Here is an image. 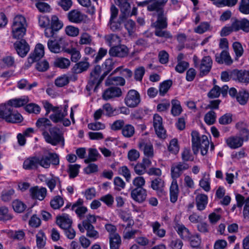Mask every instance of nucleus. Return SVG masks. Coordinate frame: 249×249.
Listing matches in <instances>:
<instances>
[{
    "label": "nucleus",
    "instance_id": "nucleus-1",
    "mask_svg": "<svg viewBox=\"0 0 249 249\" xmlns=\"http://www.w3.org/2000/svg\"><path fill=\"white\" fill-rule=\"evenodd\" d=\"M191 136L192 149L194 154H197L200 149L201 155H206L210 144L208 137L206 135L200 137L198 132L196 131H192Z\"/></svg>",
    "mask_w": 249,
    "mask_h": 249
},
{
    "label": "nucleus",
    "instance_id": "nucleus-2",
    "mask_svg": "<svg viewBox=\"0 0 249 249\" xmlns=\"http://www.w3.org/2000/svg\"><path fill=\"white\" fill-rule=\"evenodd\" d=\"M49 132L44 131L42 132L45 141L53 146L61 144L63 147L65 144V140L60 129L56 127H51L49 129Z\"/></svg>",
    "mask_w": 249,
    "mask_h": 249
},
{
    "label": "nucleus",
    "instance_id": "nucleus-3",
    "mask_svg": "<svg viewBox=\"0 0 249 249\" xmlns=\"http://www.w3.org/2000/svg\"><path fill=\"white\" fill-rule=\"evenodd\" d=\"M27 23L25 18L21 15L16 16L12 24V36L13 38L19 39L25 35Z\"/></svg>",
    "mask_w": 249,
    "mask_h": 249
},
{
    "label": "nucleus",
    "instance_id": "nucleus-4",
    "mask_svg": "<svg viewBox=\"0 0 249 249\" xmlns=\"http://www.w3.org/2000/svg\"><path fill=\"white\" fill-rule=\"evenodd\" d=\"M101 71V66L96 65L91 71L89 82L86 87L88 90L93 89L94 92L96 91L98 86L106 77L104 73L100 75Z\"/></svg>",
    "mask_w": 249,
    "mask_h": 249
},
{
    "label": "nucleus",
    "instance_id": "nucleus-5",
    "mask_svg": "<svg viewBox=\"0 0 249 249\" xmlns=\"http://www.w3.org/2000/svg\"><path fill=\"white\" fill-rule=\"evenodd\" d=\"M38 165L45 169H48L52 164L57 166L59 164V155L56 153L49 152L47 155L37 157Z\"/></svg>",
    "mask_w": 249,
    "mask_h": 249
},
{
    "label": "nucleus",
    "instance_id": "nucleus-6",
    "mask_svg": "<svg viewBox=\"0 0 249 249\" xmlns=\"http://www.w3.org/2000/svg\"><path fill=\"white\" fill-rule=\"evenodd\" d=\"M140 94L134 89H131L127 92L125 98L124 103L129 107H136L140 103Z\"/></svg>",
    "mask_w": 249,
    "mask_h": 249
},
{
    "label": "nucleus",
    "instance_id": "nucleus-7",
    "mask_svg": "<svg viewBox=\"0 0 249 249\" xmlns=\"http://www.w3.org/2000/svg\"><path fill=\"white\" fill-rule=\"evenodd\" d=\"M66 45V41L62 37L54 40L49 39L47 43L48 49L53 53H59L63 51Z\"/></svg>",
    "mask_w": 249,
    "mask_h": 249
},
{
    "label": "nucleus",
    "instance_id": "nucleus-8",
    "mask_svg": "<svg viewBox=\"0 0 249 249\" xmlns=\"http://www.w3.org/2000/svg\"><path fill=\"white\" fill-rule=\"evenodd\" d=\"M189 168L188 163L183 162H178L174 163L171 168V175L173 180H177L182 174L183 172Z\"/></svg>",
    "mask_w": 249,
    "mask_h": 249
},
{
    "label": "nucleus",
    "instance_id": "nucleus-9",
    "mask_svg": "<svg viewBox=\"0 0 249 249\" xmlns=\"http://www.w3.org/2000/svg\"><path fill=\"white\" fill-rule=\"evenodd\" d=\"M153 126L157 136L161 139L166 137V130L162 124V119L158 114H155L153 117Z\"/></svg>",
    "mask_w": 249,
    "mask_h": 249
},
{
    "label": "nucleus",
    "instance_id": "nucleus-10",
    "mask_svg": "<svg viewBox=\"0 0 249 249\" xmlns=\"http://www.w3.org/2000/svg\"><path fill=\"white\" fill-rule=\"evenodd\" d=\"M129 53L128 48L124 45L112 46L109 50L108 53L111 56L124 58L126 57Z\"/></svg>",
    "mask_w": 249,
    "mask_h": 249
},
{
    "label": "nucleus",
    "instance_id": "nucleus-11",
    "mask_svg": "<svg viewBox=\"0 0 249 249\" xmlns=\"http://www.w3.org/2000/svg\"><path fill=\"white\" fill-rule=\"evenodd\" d=\"M138 147L140 150L142 151L145 157L153 158L154 157V150L152 143L142 140L139 142Z\"/></svg>",
    "mask_w": 249,
    "mask_h": 249
},
{
    "label": "nucleus",
    "instance_id": "nucleus-12",
    "mask_svg": "<svg viewBox=\"0 0 249 249\" xmlns=\"http://www.w3.org/2000/svg\"><path fill=\"white\" fill-rule=\"evenodd\" d=\"M69 20L74 23H80L85 22L87 16L83 14L80 11L77 9L72 10L68 13Z\"/></svg>",
    "mask_w": 249,
    "mask_h": 249
},
{
    "label": "nucleus",
    "instance_id": "nucleus-13",
    "mask_svg": "<svg viewBox=\"0 0 249 249\" xmlns=\"http://www.w3.org/2000/svg\"><path fill=\"white\" fill-rule=\"evenodd\" d=\"M44 55V47L40 43L37 44L34 52L28 58V63L32 64L36 61H39Z\"/></svg>",
    "mask_w": 249,
    "mask_h": 249
},
{
    "label": "nucleus",
    "instance_id": "nucleus-14",
    "mask_svg": "<svg viewBox=\"0 0 249 249\" xmlns=\"http://www.w3.org/2000/svg\"><path fill=\"white\" fill-rule=\"evenodd\" d=\"M168 0H149L147 10L156 12L158 14L163 13V7Z\"/></svg>",
    "mask_w": 249,
    "mask_h": 249
},
{
    "label": "nucleus",
    "instance_id": "nucleus-15",
    "mask_svg": "<svg viewBox=\"0 0 249 249\" xmlns=\"http://www.w3.org/2000/svg\"><path fill=\"white\" fill-rule=\"evenodd\" d=\"M122 94L121 89L118 87H111L106 89L103 92L102 98L105 100H109L119 97Z\"/></svg>",
    "mask_w": 249,
    "mask_h": 249
},
{
    "label": "nucleus",
    "instance_id": "nucleus-16",
    "mask_svg": "<svg viewBox=\"0 0 249 249\" xmlns=\"http://www.w3.org/2000/svg\"><path fill=\"white\" fill-rule=\"evenodd\" d=\"M14 46L18 54L21 57L25 56L30 50V47L24 39L17 41Z\"/></svg>",
    "mask_w": 249,
    "mask_h": 249
},
{
    "label": "nucleus",
    "instance_id": "nucleus-17",
    "mask_svg": "<svg viewBox=\"0 0 249 249\" xmlns=\"http://www.w3.org/2000/svg\"><path fill=\"white\" fill-rule=\"evenodd\" d=\"M213 64V60L210 56L203 57L199 65L200 74L204 76L210 71Z\"/></svg>",
    "mask_w": 249,
    "mask_h": 249
},
{
    "label": "nucleus",
    "instance_id": "nucleus-18",
    "mask_svg": "<svg viewBox=\"0 0 249 249\" xmlns=\"http://www.w3.org/2000/svg\"><path fill=\"white\" fill-rule=\"evenodd\" d=\"M150 183V187L157 191L159 195L162 196L165 195L164 191L165 182L160 177L155 178L151 180Z\"/></svg>",
    "mask_w": 249,
    "mask_h": 249
},
{
    "label": "nucleus",
    "instance_id": "nucleus-19",
    "mask_svg": "<svg viewBox=\"0 0 249 249\" xmlns=\"http://www.w3.org/2000/svg\"><path fill=\"white\" fill-rule=\"evenodd\" d=\"M239 130V137L243 142L248 141L249 139V124L245 122H239L236 124Z\"/></svg>",
    "mask_w": 249,
    "mask_h": 249
},
{
    "label": "nucleus",
    "instance_id": "nucleus-20",
    "mask_svg": "<svg viewBox=\"0 0 249 249\" xmlns=\"http://www.w3.org/2000/svg\"><path fill=\"white\" fill-rule=\"evenodd\" d=\"M132 198L136 202L142 203L143 202L147 196L146 190L144 188H135L131 191Z\"/></svg>",
    "mask_w": 249,
    "mask_h": 249
},
{
    "label": "nucleus",
    "instance_id": "nucleus-21",
    "mask_svg": "<svg viewBox=\"0 0 249 249\" xmlns=\"http://www.w3.org/2000/svg\"><path fill=\"white\" fill-rule=\"evenodd\" d=\"M231 76L233 79L238 80L239 82L249 83V71L245 70H234L231 72Z\"/></svg>",
    "mask_w": 249,
    "mask_h": 249
},
{
    "label": "nucleus",
    "instance_id": "nucleus-22",
    "mask_svg": "<svg viewBox=\"0 0 249 249\" xmlns=\"http://www.w3.org/2000/svg\"><path fill=\"white\" fill-rule=\"evenodd\" d=\"M119 4L121 14L120 16V19L123 21L124 19L129 17L130 12V5L127 0H117Z\"/></svg>",
    "mask_w": 249,
    "mask_h": 249
},
{
    "label": "nucleus",
    "instance_id": "nucleus-23",
    "mask_svg": "<svg viewBox=\"0 0 249 249\" xmlns=\"http://www.w3.org/2000/svg\"><path fill=\"white\" fill-rule=\"evenodd\" d=\"M30 193L33 199L42 200L46 196L47 189L44 187L39 188L38 187L36 186L30 188Z\"/></svg>",
    "mask_w": 249,
    "mask_h": 249
},
{
    "label": "nucleus",
    "instance_id": "nucleus-24",
    "mask_svg": "<svg viewBox=\"0 0 249 249\" xmlns=\"http://www.w3.org/2000/svg\"><path fill=\"white\" fill-rule=\"evenodd\" d=\"M233 22L236 32L241 30L246 33L249 32V20L247 18H244L240 20L235 19Z\"/></svg>",
    "mask_w": 249,
    "mask_h": 249
},
{
    "label": "nucleus",
    "instance_id": "nucleus-25",
    "mask_svg": "<svg viewBox=\"0 0 249 249\" xmlns=\"http://www.w3.org/2000/svg\"><path fill=\"white\" fill-rule=\"evenodd\" d=\"M215 56V61L219 64L225 63L226 65H230L232 63L231 57L226 50H223L220 54L216 53Z\"/></svg>",
    "mask_w": 249,
    "mask_h": 249
},
{
    "label": "nucleus",
    "instance_id": "nucleus-26",
    "mask_svg": "<svg viewBox=\"0 0 249 249\" xmlns=\"http://www.w3.org/2000/svg\"><path fill=\"white\" fill-rule=\"evenodd\" d=\"M37 156L30 157L23 162V168L25 170H36L38 168Z\"/></svg>",
    "mask_w": 249,
    "mask_h": 249
},
{
    "label": "nucleus",
    "instance_id": "nucleus-27",
    "mask_svg": "<svg viewBox=\"0 0 249 249\" xmlns=\"http://www.w3.org/2000/svg\"><path fill=\"white\" fill-rule=\"evenodd\" d=\"M208 196L203 194H199L196 197V203L197 209L201 211L204 210L208 204Z\"/></svg>",
    "mask_w": 249,
    "mask_h": 249
},
{
    "label": "nucleus",
    "instance_id": "nucleus-28",
    "mask_svg": "<svg viewBox=\"0 0 249 249\" xmlns=\"http://www.w3.org/2000/svg\"><path fill=\"white\" fill-rule=\"evenodd\" d=\"M56 223L61 229L65 230L71 227L72 220L68 214H64L57 217Z\"/></svg>",
    "mask_w": 249,
    "mask_h": 249
},
{
    "label": "nucleus",
    "instance_id": "nucleus-29",
    "mask_svg": "<svg viewBox=\"0 0 249 249\" xmlns=\"http://www.w3.org/2000/svg\"><path fill=\"white\" fill-rule=\"evenodd\" d=\"M175 229L180 237L184 240H186L191 234L189 230L182 224H176Z\"/></svg>",
    "mask_w": 249,
    "mask_h": 249
},
{
    "label": "nucleus",
    "instance_id": "nucleus-30",
    "mask_svg": "<svg viewBox=\"0 0 249 249\" xmlns=\"http://www.w3.org/2000/svg\"><path fill=\"white\" fill-rule=\"evenodd\" d=\"M150 226L152 228L153 233L160 238L165 236L166 230L161 228V224L158 221H154L150 223Z\"/></svg>",
    "mask_w": 249,
    "mask_h": 249
},
{
    "label": "nucleus",
    "instance_id": "nucleus-31",
    "mask_svg": "<svg viewBox=\"0 0 249 249\" xmlns=\"http://www.w3.org/2000/svg\"><path fill=\"white\" fill-rule=\"evenodd\" d=\"M6 118V122L10 123H18L23 120V117L18 111L12 108Z\"/></svg>",
    "mask_w": 249,
    "mask_h": 249
},
{
    "label": "nucleus",
    "instance_id": "nucleus-32",
    "mask_svg": "<svg viewBox=\"0 0 249 249\" xmlns=\"http://www.w3.org/2000/svg\"><path fill=\"white\" fill-rule=\"evenodd\" d=\"M29 101L28 96H23L18 98H15L8 101V104L14 107H19L26 105Z\"/></svg>",
    "mask_w": 249,
    "mask_h": 249
},
{
    "label": "nucleus",
    "instance_id": "nucleus-33",
    "mask_svg": "<svg viewBox=\"0 0 249 249\" xmlns=\"http://www.w3.org/2000/svg\"><path fill=\"white\" fill-rule=\"evenodd\" d=\"M227 144L231 148L235 149L241 147L243 141L237 136H232L226 139Z\"/></svg>",
    "mask_w": 249,
    "mask_h": 249
},
{
    "label": "nucleus",
    "instance_id": "nucleus-34",
    "mask_svg": "<svg viewBox=\"0 0 249 249\" xmlns=\"http://www.w3.org/2000/svg\"><path fill=\"white\" fill-rule=\"evenodd\" d=\"M83 226L87 231V236L92 238L97 239L99 237V233L94 229V226L88 223L87 221H83Z\"/></svg>",
    "mask_w": 249,
    "mask_h": 249
},
{
    "label": "nucleus",
    "instance_id": "nucleus-35",
    "mask_svg": "<svg viewBox=\"0 0 249 249\" xmlns=\"http://www.w3.org/2000/svg\"><path fill=\"white\" fill-rule=\"evenodd\" d=\"M178 186L177 180H173L170 188V201L175 203L178 198Z\"/></svg>",
    "mask_w": 249,
    "mask_h": 249
},
{
    "label": "nucleus",
    "instance_id": "nucleus-36",
    "mask_svg": "<svg viewBox=\"0 0 249 249\" xmlns=\"http://www.w3.org/2000/svg\"><path fill=\"white\" fill-rule=\"evenodd\" d=\"M89 64L87 61H81L74 65L72 71L74 73H80L86 71L89 68Z\"/></svg>",
    "mask_w": 249,
    "mask_h": 249
},
{
    "label": "nucleus",
    "instance_id": "nucleus-37",
    "mask_svg": "<svg viewBox=\"0 0 249 249\" xmlns=\"http://www.w3.org/2000/svg\"><path fill=\"white\" fill-rule=\"evenodd\" d=\"M67 115V107H65L63 111L62 110H58V112L50 115V118L53 123H57L61 122Z\"/></svg>",
    "mask_w": 249,
    "mask_h": 249
},
{
    "label": "nucleus",
    "instance_id": "nucleus-38",
    "mask_svg": "<svg viewBox=\"0 0 249 249\" xmlns=\"http://www.w3.org/2000/svg\"><path fill=\"white\" fill-rule=\"evenodd\" d=\"M171 114L174 116H179L182 111L180 102L177 99H173L171 101Z\"/></svg>",
    "mask_w": 249,
    "mask_h": 249
},
{
    "label": "nucleus",
    "instance_id": "nucleus-39",
    "mask_svg": "<svg viewBox=\"0 0 249 249\" xmlns=\"http://www.w3.org/2000/svg\"><path fill=\"white\" fill-rule=\"evenodd\" d=\"M110 249H120L122 240L119 234L112 235L109 237Z\"/></svg>",
    "mask_w": 249,
    "mask_h": 249
},
{
    "label": "nucleus",
    "instance_id": "nucleus-40",
    "mask_svg": "<svg viewBox=\"0 0 249 249\" xmlns=\"http://www.w3.org/2000/svg\"><path fill=\"white\" fill-rule=\"evenodd\" d=\"M12 108L8 101L4 104L0 105V118L4 119L6 122V118L10 114Z\"/></svg>",
    "mask_w": 249,
    "mask_h": 249
},
{
    "label": "nucleus",
    "instance_id": "nucleus-41",
    "mask_svg": "<svg viewBox=\"0 0 249 249\" xmlns=\"http://www.w3.org/2000/svg\"><path fill=\"white\" fill-rule=\"evenodd\" d=\"M115 61L112 58H108L105 60L102 64L104 75L106 76L113 69Z\"/></svg>",
    "mask_w": 249,
    "mask_h": 249
},
{
    "label": "nucleus",
    "instance_id": "nucleus-42",
    "mask_svg": "<svg viewBox=\"0 0 249 249\" xmlns=\"http://www.w3.org/2000/svg\"><path fill=\"white\" fill-rule=\"evenodd\" d=\"M105 40L110 46H115L121 43V39L119 36L115 34H110L105 36Z\"/></svg>",
    "mask_w": 249,
    "mask_h": 249
},
{
    "label": "nucleus",
    "instance_id": "nucleus-43",
    "mask_svg": "<svg viewBox=\"0 0 249 249\" xmlns=\"http://www.w3.org/2000/svg\"><path fill=\"white\" fill-rule=\"evenodd\" d=\"M36 125L39 129L42 131L43 132L44 131H46L45 129L48 127L51 126L52 124L50 120L46 118H40L37 120Z\"/></svg>",
    "mask_w": 249,
    "mask_h": 249
},
{
    "label": "nucleus",
    "instance_id": "nucleus-44",
    "mask_svg": "<svg viewBox=\"0 0 249 249\" xmlns=\"http://www.w3.org/2000/svg\"><path fill=\"white\" fill-rule=\"evenodd\" d=\"M102 107L103 111L107 116L112 117L118 115V111L117 108H113L109 103L103 105Z\"/></svg>",
    "mask_w": 249,
    "mask_h": 249
},
{
    "label": "nucleus",
    "instance_id": "nucleus-45",
    "mask_svg": "<svg viewBox=\"0 0 249 249\" xmlns=\"http://www.w3.org/2000/svg\"><path fill=\"white\" fill-rule=\"evenodd\" d=\"M106 84L107 86L110 85L124 86L125 84V80L119 76L108 78L106 81Z\"/></svg>",
    "mask_w": 249,
    "mask_h": 249
},
{
    "label": "nucleus",
    "instance_id": "nucleus-46",
    "mask_svg": "<svg viewBox=\"0 0 249 249\" xmlns=\"http://www.w3.org/2000/svg\"><path fill=\"white\" fill-rule=\"evenodd\" d=\"M100 156L97 149L89 148V149L88 158L84 160L86 163H89L92 161H95Z\"/></svg>",
    "mask_w": 249,
    "mask_h": 249
},
{
    "label": "nucleus",
    "instance_id": "nucleus-47",
    "mask_svg": "<svg viewBox=\"0 0 249 249\" xmlns=\"http://www.w3.org/2000/svg\"><path fill=\"white\" fill-rule=\"evenodd\" d=\"M167 26V18L163 13L158 14V19L156 22V28H166Z\"/></svg>",
    "mask_w": 249,
    "mask_h": 249
},
{
    "label": "nucleus",
    "instance_id": "nucleus-48",
    "mask_svg": "<svg viewBox=\"0 0 249 249\" xmlns=\"http://www.w3.org/2000/svg\"><path fill=\"white\" fill-rule=\"evenodd\" d=\"M54 66L61 69L68 68L70 65V61L64 57H59L55 59Z\"/></svg>",
    "mask_w": 249,
    "mask_h": 249
},
{
    "label": "nucleus",
    "instance_id": "nucleus-49",
    "mask_svg": "<svg viewBox=\"0 0 249 249\" xmlns=\"http://www.w3.org/2000/svg\"><path fill=\"white\" fill-rule=\"evenodd\" d=\"M188 241L192 248H197L201 243V238L198 234L194 235L191 234L189 238L186 240Z\"/></svg>",
    "mask_w": 249,
    "mask_h": 249
},
{
    "label": "nucleus",
    "instance_id": "nucleus-50",
    "mask_svg": "<svg viewBox=\"0 0 249 249\" xmlns=\"http://www.w3.org/2000/svg\"><path fill=\"white\" fill-rule=\"evenodd\" d=\"M249 94L248 91L242 90L239 91L236 96L237 101L242 105H245L249 99Z\"/></svg>",
    "mask_w": 249,
    "mask_h": 249
},
{
    "label": "nucleus",
    "instance_id": "nucleus-51",
    "mask_svg": "<svg viewBox=\"0 0 249 249\" xmlns=\"http://www.w3.org/2000/svg\"><path fill=\"white\" fill-rule=\"evenodd\" d=\"M172 85L171 80H166L161 83L159 87V94L160 96H164L169 89Z\"/></svg>",
    "mask_w": 249,
    "mask_h": 249
},
{
    "label": "nucleus",
    "instance_id": "nucleus-52",
    "mask_svg": "<svg viewBox=\"0 0 249 249\" xmlns=\"http://www.w3.org/2000/svg\"><path fill=\"white\" fill-rule=\"evenodd\" d=\"M12 207L16 213H21L26 209V205L22 201L16 199L13 201Z\"/></svg>",
    "mask_w": 249,
    "mask_h": 249
},
{
    "label": "nucleus",
    "instance_id": "nucleus-53",
    "mask_svg": "<svg viewBox=\"0 0 249 249\" xmlns=\"http://www.w3.org/2000/svg\"><path fill=\"white\" fill-rule=\"evenodd\" d=\"M15 194V191L13 189L4 190L1 193V199L4 202H9L12 199Z\"/></svg>",
    "mask_w": 249,
    "mask_h": 249
},
{
    "label": "nucleus",
    "instance_id": "nucleus-54",
    "mask_svg": "<svg viewBox=\"0 0 249 249\" xmlns=\"http://www.w3.org/2000/svg\"><path fill=\"white\" fill-rule=\"evenodd\" d=\"M123 135L126 138H130L135 133L134 127L131 124H126L122 128Z\"/></svg>",
    "mask_w": 249,
    "mask_h": 249
},
{
    "label": "nucleus",
    "instance_id": "nucleus-55",
    "mask_svg": "<svg viewBox=\"0 0 249 249\" xmlns=\"http://www.w3.org/2000/svg\"><path fill=\"white\" fill-rule=\"evenodd\" d=\"M65 52L71 54V59L72 62H76L81 57L79 51L77 50L75 48H72L71 49H67L65 50Z\"/></svg>",
    "mask_w": 249,
    "mask_h": 249
},
{
    "label": "nucleus",
    "instance_id": "nucleus-56",
    "mask_svg": "<svg viewBox=\"0 0 249 249\" xmlns=\"http://www.w3.org/2000/svg\"><path fill=\"white\" fill-rule=\"evenodd\" d=\"M64 204V200L59 196H55L50 202V205L53 209H58Z\"/></svg>",
    "mask_w": 249,
    "mask_h": 249
},
{
    "label": "nucleus",
    "instance_id": "nucleus-57",
    "mask_svg": "<svg viewBox=\"0 0 249 249\" xmlns=\"http://www.w3.org/2000/svg\"><path fill=\"white\" fill-rule=\"evenodd\" d=\"M12 218V216L9 213L8 208L5 206L0 207V220L7 221Z\"/></svg>",
    "mask_w": 249,
    "mask_h": 249
},
{
    "label": "nucleus",
    "instance_id": "nucleus-58",
    "mask_svg": "<svg viewBox=\"0 0 249 249\" xmlns=\"http://www.w3.org/2000/svg\"><path fill=\"white\" fill-rule=\"evenodd\" d=\"M80 168V165L77 164L69 165L68 172L70 178H74L78 175Z\"/></svg>",
    "mask_w": 249,
    "mask_h": 249
},
{
    "label": "nucleus",
    "instance_id": "nucleus-59",
    "mask_svg": "<svg viewBox=\"0 0 249 249\" xmlns=\"http://www.w3.org/2000/svg\"><path fill=\"white\" fill-rule=\"evenodd\" d=\"M45 238L44 233L40 231L36 235V246L38 248L41 249L45 246L46 244Z\"/></svg>",
    "mask_w": 249,
    "mask_h": 249
},
{
    "label": "nucleus",
    "instance_id": "nucleus-60",
    "mask_svg": "<svg viewBox=\"0 0 249 249\" xmlns=\"http://www.w3.org/2000/svg\"><path fill=\"white\" fill-rule=\"evenodd\" d=\"M238 10L243 14L249 15V0H241Z\"/></svg>",
    "mask_w": 249,
    "mask_h": 249
},
{
    "label": "nucleus",
    "instance_id": "nucleus-61",
    "mask_svg": "<svg viewBox=\"0 0 249 249\" xmlns=\"http://www.w3.org/2000/svg\"><path fill=\"white\" fill-rule=\"evenodd\" d=\"M63 25V23L59 20L57 16L53 15L52 17L51 26L56 32L61 29Z\"/></svg>",
    "mask_w": 249,
    "mask_h": 249
},
{
    "label": "nucleus",
    "instance_id": "nucleus-62",
    "mask_svg": "<svg viewBox=\"0 0 249 249\" xmlns=\"http://www.w3.org/2000/svg\"><path fill=\"white\" fill-rule=\"evenodd\" d=\"M25 109L30 113L37 114L40 113L41 108L38 105L34 103H30L25 106Z\"/></svg>",
    "mask_w": 249,
    "mask_h": 249
},
{
    "label": "nucleus",
    "instance_id": "nucleus-63",
    "mask_svg": "<svg viewBox=\"0 0 249 249\" xmlns=\"http://www.w3.org/2000/svg\"><path fill=\"white\" fill-rule=\"evenodd\" d=\"M216 117V113L213 111L211 110L205 114L204 121L207 124L211 125L215 122Z\"/></svg>",
    "mask_w": 249,
    "mask_h": 249
},
{
    "label": "nucleus",
    "instance_id": "nucleus-64",
    "mask_svg": "<svg viewBox=\"0 0 249 249\" xmlns=\"http://www.w3.org/2000/svg\"><path fill=\"white\" fill-rule=\"evenodd\" d=\"M145 72L144 67L140 66L136 68L134 71V79L138 81H141Z\"/></svg>",
    "mask_w": 249,
    "mask_h": 249
}]
</instances>
